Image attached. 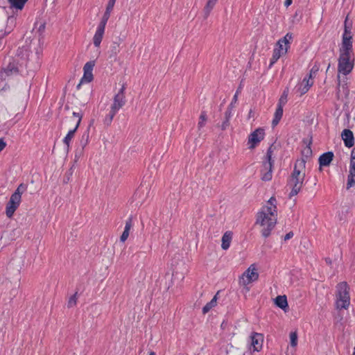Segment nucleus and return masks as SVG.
I'll use <instances>...</instances> for the list:
<instances>
[{
  "instance_id": "f257e3e1",
  "label": "nucleus",
  "mask_w": 355,
  "mask_h": 355,
  "mask_svg": "<svg viewBox=\"0 0 355 355\" xmlns=\"http://www.w3.org/2000/svg\"><path fill=\"white\" fill-rule=\"evenodd\" d=\"M277 200L271 197L257 214L256 224L262 229L261 234L264 238L268 237L275 228L277 221Z\"/></svg>"
},
{
  "instance_id": "f03ea898",
  "label": "nucleus",
  "mask_w": 355,
  "mask_h": 355,
  "mask_svg": "<svg viewBox=\"0 0 355 355\" xmlns=\"http://www.w3.org/2000/svg\"><path fill=\"white\" fill-rule=\"evenodd\" d=\"M293 40V34L288 33L282 39L279 40L273 50L269 67H271L282 56L286 55L290 48V44Z\"/></svg>"
},
{
  "instance_id": "7ed1b4c3",
  "label": "nucleus",
  "mask_w": 355,
  "mask_h": 355,
  "mask_svg": "<svg viewBox=\"0 0 355 355\" xmlns=\"http://www.w3.org/2000/svg\"><path fill=\"white\" fill-rule=\"evenodd\" d=\"M336 308L347 309L350 304L349 287L345 282L337 285Z\"/></svg>"
},
{
  "instance_id": "20e7f679",
  "label": "nucleus",
  "mask_w": 355,
  "mask_h": 355,
  "mask_svg": "<svg viewBox=\"0 0 355 355\" xmlns=\"http://www.w3.org/2000/svg\"><path fill=\"white\" fill-rule=\"evenodd\" d=\"M354 68V59L351 58L350 54L347 53H340V56L338 58V85L340 84V74H343L347 76L349 74Z\"/></svg>"
},
{
  "instance_id": "39448f33",
  "label": "nucleus",
  "mask_w": 355,
  "mask_h": 355,
  "mask_svg": "<svg viewBox=\"0 0 355 355\" xmlns=\"http://www.w3.org/2000/svg\"><path fill=\"white\" fill-rule=\"evenodd\" d=\"M272 146H270L267 150L266 160L263 162V169L261 170V180L269 181L272 179L273 161L272 160Z\"/></svg>"
},
{
  "instance_id": "423d86ee",
  "label": "nucleus",
  "mask_w": 355,
  "mask_h": 355,
  "mask_svg": "<svg viewBox=\"0 0 355 355\" xmlns=\"http://www.w3.org/2000/svg\"><path fill=\"white\" fill-rule=\"evenodd\" d=\"M110 11L105 10L93 37V43L96 47H99L101 43L105 33V26L110 16Z\"/></svg>"
},
{
  "instance_id": "0eeeda50",
  "label": "nucleus",
  "mask_w": 355,
  "mask_h": 355,
  "mask_svg": "<svg viewBox=\"0 0 355 355\" xmlns=\"http://www.w3.org/2000/svg\"><path fill=\"white\" fill-rule=\"evenodd\" d=\"M125 85H123L118 93L114 95L113 103L111 105L110 110L114 112H117L125 103Z\"/></svg>"
},
{
  "instance_id": "6e6552de",
  "label": "nucleus",
  "mask_w": 355,
  "mask_h": 355,
  "mask_svg": "<svg viewBox=\"0 0 355 355\" xmlns=\"http://www.w3.org/2000/svg\"><path fill=\"white\" fill-rule=\"evenodd\" d=\"M259 278V273L254 264H252L242 275L241 282L243 285L245 286L250 283L257 280Z\"/></svg>"
},
{
  "instance_id": "1a4fd4ad",
  "label": "nucleus",
  "mask_w": 355,
  "mask_h": 355,
  "mask_svg": "<svg viewBox=\"0 0 355 355\" xmlns=\"http://www.w3.org/2000/svg\"><path fill=\"white\" fill-rule=\"evenodd\" d=\"M304 181V178H303L289 177L288 180V185L291 188V191L289 193L290 198L298 194L303 186Z\"/></svg>"
},
{
  "instance_id": "9d476101",
  "label": "nucleus",
  "mask_w": 355,
  "mask_h": 355,
  "mask_svg": "<svg viewBox=\"0 0 355 355\" xmlns=\"http://www.w3.org/2000/svg\"><path fill=\"white\" fill-rule=\"evenodd\" d=\"M264 135V130L261 128H259L252 132L248 137V143L250 145L249 148H254L263 139Z\"/></svg>"
},
{
  "instance_id": "9b49d317",
  "label": "nucleus",
  "mask_w": 355,
  "mask_h": 355,
  "mask_svg": "<svg viewBox=\"0 0 355 355\" xmlns=\"http://www.w3.org/2000/svg\"><path fill=\"white\" fill-rule=\"evenodd\" d=\"M317 70L313 71L312 69L310 71L309 74L306 76L302 81L299 84L297 91L300 92V96L306 94L310 87L313 85V78L312 73H315Z\"/></svg>"
},
{
  "instance_id": "f8f14e48",
  "label": "nucleus",
  "mask_w": 355,
  "mask_h": 355,
  "mask_svg": "<svg viewBox=\"0 0 355 355\" xmlns=\"http://www.w3.org/2000/svg\"><path fill=\"white\" fill-rule=\"evenodd\" d=\"M73 116L76 119V125L73 129L70 130L68 132L67 135L63 139V143L67 146V148H69L71 141V139L74 137L75 132H76L78 127L79 126L80 123L82 119V114L80 112H73Z\"/></svg>"
},
{
  "instance_id": "ddd939ff",
  "label": "nucleus",
  "mask_w": 355,
  "mask_h": 355,
  "mask_svg": "<svg viewBox=\"0 0 355 355\" xmlns=\"http://www.w3.org/2000/svg\"><path fill=\"white\" fill-rule=\"evenodd\" d=\"M306 161L304 158L297 159L294 164V168L291 177H300L305 178V168Z\"/></svg>"
},
{
  "instance_id": "4468645a",
  "label": "nucleus",
  "mask_w": 355,
  "mask_h": 355,
  "mask_svg": "<svg viewBox=\"0 0 355 355\" xmlns=\"http://www.w3.org/2000/svg\"><path fill=\"white\" fill-rule=\"evenodd\" d=\"M21 199L17 198V196H12L10 198L6 207V214L8 218H11L14 215L15 211L19 207Z\"/></svg>"
},
{
  "instance_id": "2eb2a0df",
  "label": "nucleus",
  "mask_w": 355,
  "mask_h": 355,
  "mask_svg": "<svg viewBox=\"0 0 355 355\" xmlns=\"http://www.w3.org/2000/svg\"><path fill=\"white\" fill-rule=\"evenodd\" d=\"M19 72L17 64L15 62H9V64L0 71V78L5 80L7 77L17 74Z\"/></svg>"
},
{
  "instance_id": "dca6fc26",
  "label": "nucleus",
  "mask_w": 355,
  "mask_h": 355,
  "mask_svg": "<svg viewBox=\"0 0 355 355\" xmlns=\"http://www.w3.org/2000/svg\"><path fill=\"white\" fill-rule=\"evenodd\" d=\"M341 137L346 147L351 148L354 145V134L350 130H343L341 133Z\"/></svg>"
},
{
  "instance_id": "f3484780",
  "label": "nucleus",
  "mask_w": 355,
  "mask_h": 355,
  "mask_svg": "<svg viewBox=\"0 0 355 355\" xmlns=\"http://www.w3.org/2000/svg\"><path fill=\"white\" fill-rule=\"evenodd\" d=\"M252 345L254 351L259 352L262 348L263 337V335L258 333H254L251 336Z\"/></svg>"
},
{
  "instance_id": "a211bd4d",
  "label": "nucleus",
  "mask_w": 355,
  "mask_h": 355,
  "mask_svg": "<svg viewBox=\"0 0 355 355\" xmlns=\"http://www.w3.org/2000/svg\"><path fill=\"white\" fill-rule=\"evenodd\" d=\"M352 36L351 33H349V37H343L342 48L340 49V53L350 54L352 49Z\"/></svg>"
},
{
  "instance_id": "6ab92c4d",
  "label": "nucleus",
  "mask_w": 355,
  "mask_h": 355,
  "mask_svg": "<svg viewBox=\"0 0 355 355\" xmlns=\"http://www.w3.org/2000/svg\"><path fill=\"white\" fill-rule=\"evenodd\" d=\"M334 153L331 151L327 152L321 155L319 157L320 166H329L334 158Z\"/></svg>"
},
{
  "instance_id": "aec40b11",
  "label": "nucleus",
  "mask_w": 355,
  "mask_h": 355,
  "mask_svg": "<svg viewBox=\"0 0 355 355\" xmlns=\"http://www.w3.org/2000/svg\"><path fill=\"white\" fill-rule=\"evenodd\" d=\"M218 0H207L206 4L203 8L204 18L207 19L212 10L216 6Z\"/></svg>"
},
{
  "instance_id": "412c9836",
  "label": "nucleus",
  "mask_w": 355,
  "mask_h": 355,
  "mask_svg": "<svg viewBox=\"0 0 355 355\" xmlns=\"http://www.w3.org/2000/svg\"><path fill=\"white\" fill-rule=\"evenodd\" d=\"M355 184V162H350L349 174L347 178V188H350Z\"/></svg>"
},
{
  "instance_id": "4be33fe9",
  "label": "nucleus",
  "mask_w": 355,
  "mask_h": 355,
  "mask_svg": "<svg viewBox=\"0 0 355 355\" xmlns=\"http://www.w3.org/2000/svg\"><path fill=\"white\" fill-rule=\"evenodd\" d=\"M132 227V218L130 217L128 219V220L125 222V226L123 232L122 233L120 241L121 242H125L129 236V232L130 229Z\"/></svg>"
},
{
  "instance_id": "5701e85b",
  "label": "nucleus",
  "mask_w": 355,
  "mask_h": 355,
  "mask_svg": "<svg viewBox=\"0 0 355 355\" xmlns=\"http://www.w3.org/2000/svg\"><path fill=\"white\" fill-rule=\"evenodd\" d=\"M275 304L284 311H286L288 306L286 295H278L275 299Z\"/></svg>"
},
{
  "instance_id": "b1692460",
  "label": "nucleus",
  "mask_w": 355,
  "mask_h": 355,
  "mask_svg": "<svg viewBox=\"0 0 355 355\" xmlns=\"http://www.w3.org/2000/svg\"><path fill=\"white\" fill-rule=\"evenodd\" d=\"M232 239V232H226L222 237L221 247L223 250H227L230 248V243Z\"/></svg>"
},
{
  "instance_id": "393cba45",
  "label": "nucleus",
  "mask_w": 355,
  "mask_h": 355,
  "mask_svg": "<svg viewBox=\"0 0 355 355\" xmlns=\"http://www.w3.org/2000/svg\"><path fill=\"white\" fill-rule=\"evenodd\" d=\"M283 115V107L282 105H278L276 111L275 112L274 119L272 121V125L273 127L276 126L279 122L280 121Z\"/></svg>"
},
{
  "instance_id": "a878e982",
  "label": "nucleus",
  "mask_w": 355,
  "mask_h": 355,
  "mask_svg": "<svg viewBox=\"0 0 355 355\" xmlns=\"http://www.w3.org/2000/svg\"><path fill=\"white\" fill-rule=\"evenodd\" d=\"M84 75L81 78L79 84L77 85V89H80L82 84H86L89 83V62H86L84 65Z\"/></svg>"
},
{
  "instance_id": "bb28decb",
  "label": "nucleus",
  "mask_w": 355,
  "mask_h": 355,
  "mask_svg": "<svg viewBox=\"0 0 355 355\" xmlns=\"http://www.w3.org/2000/svg\"><path fill=\"white\" fill-rule=\"evenodd\" d=\"M28 0H8L10 7L17 10H22Z\"/></svg>"
},
{
  "instance_id": "cd10ccee",
  "label": "nucleus",
  "mask_w": 355,
  "mask_h": 355,
  "mask_svg": "<svg viewBox=\"0 0 355 355\" xmlns=\"http://www.w3.org/2000/svg\"><path fill=\"white\" fill-rule=\"evenodd\" d=\"M216 301H217V297H216V295H215L213 297V299L209 302L207 303L206 305L202 308V313H203V314H206L213 307L216 306Z\"/></svg>"
},
{
  "instance_id": "c85d7f7f",
  "label": "nucleus",
  "mask_w": 355,
  "mask_h": 355,
  "mask_svg": "<svg viewBox=\"0 0 355 355\" xmlns=\"http://www.w3.org/2000/svg\"><path fill=\"white\" fill-rule=\"evenodd\" d=\"M79 295L78 292H76L73 295L69 297L67 301V307L72 308L75 306L77 304V300L78 299Z\"/></svg>"
},
{
  "instance_id": "c756f323",
  "label": "nucleus",
  "mask_w": 355,
  "mask_h": 355,
  "mask_svg": "<svg viewBox=\"0 0 355 355\" xmlns=\"http://www.w3.org/2000/svg\"><path fill=\"white\" fill-rule=\"evenodd\" d=\"M311 144V141H309V144L302 151V158H304L306 160L307 158L311 157V155H312V150L310 146Z\"/></svg>"
},
{
  "instance_id": "7c9ffc66",
  "label": "nucleus",
  "mask_w": 355,
  "mask_h": 355,
  "mask_svg": "<svg viewBox=\"0 0 355 355\" xmlns=\"http://www.w3.org/2000/svg\"><path fill=\"white\" fill-rule=\"evenodd\" d=\"M116 114V112H114L110 110L109 113L107 114V116L104 119V121H103L104 124L107 126H109L111 124V123L113 120V118Z\"/></svg>"
},
{
  "instance_id": "2f4dec72",
  "label": "nucleus",
  "mask_w": 355,
  "mask_h": 355,
  "mask_svg": "<svg viewBox=\"0 0 355 355\" xmlns=\"http://www.w3.org/2000/svg\"><path fill=\"white\" fill-rule=\"evenodd\" d=\"M290 344L293 347H295L297 345V331H293L290 333Z\"/></svg>"
},
{
  "instance_id": "473e14b6",
  "label": "nucleus",
  "mask_w": 355,
  "mask_h": 355,
  "mask_svg": "<svg viewBox=\"0 0 355 355\" xmlns=\"http://www.w3.org/2000/svg\"><path fill=\"white\" fill-rule=\"evenodd\" d=\"M26 189L25 186L23 184H21L18 186L15 192L12 194V196H17V198L21 199V194L23 191Z\"/></svg>"
},
{
  "instance_id": "72a5a7b5",
  "label": "nucleus",
  "mask_w": 355,
  "mask_h": 355,
  "mask_svg": "<svg viewBox=\"0 0 355 355\" xmlns=\"http://www.w3.org/2000/svg\"><path fill=\"white\" fill-rule=\"evenodd\" d=\"M207 115L205 114V112H202L201 114H200V118H199V122H198V128L200 129L202 128V127L205 126V123H206V121H207Z\"/></svg>"
},
{
  "instance_id": "f704fd0d",
  "label": "nucleus",
  "mask_w": 355,
  "mask_h": 355,
  "mask_svg": "<svg viewBox=\"0 0 355 355\" xmlns=\"http://www.w3.org/2000/svg\"><path fill=\"white\" fill-rule=\"evenodd\" d=\"M35 26L37 27V31L40 33V34L42 35L46 28L45 23L44 21L37 22L35 23Z\"/></svg>"
},
{
  "instance_id": "c9c22d12",
  "label": "nucleus",
  "mask_w": 355,
  "mask_h": 355,
  "mask_svg": "<svg viewBox=\"0 0 355 355\" xmlns=\"http://www.w3.org/2000/svg\"><path fill=\"white\" fill-rule=\"evenodd\" d=\"M234 108L233 103H230L227 109V110L225 112V119H230L232 116V110Z\"/></svg>"
},
{
  "instance_id": "e433bc0d",
  "label": "nucleus",
  "mask_w": 355,
  "mask_h": 355,
  "mask_svg": "<svg viewBox=\"0 0 355 355\" xmlns=\"http://www.w3.org/2000/svg\"><path fill=\"white\" fill-rule=\"evenodd\" d=\"M287 94L284 92L279 100L278 105H284L286 103Z\"/></svg>"
},
{
  "instance_id": "4c0bfd02",
  "label": "nucleus",
  "mask_w": 355,
  "mask_h": 355,
  "mask_svg": "<svg viewBox=\"0 0 355 355\" xmlns=\"http://www.w3.org/2000/svg\"><path fill=\"white\" fill-rule=\"evenodd\" d=\"M347 17L346 18V19L345 21V31H344L343 37H348L349 33H351V31H350V27L347 26Z\"/></svg>"
},
{
  "instance_id": "58836bf2",
  "label": "nucleus",
  "mask_w": 355,
  "mask_h": 355,
  "mask_svg": "<svg viewBox=\"0 0 355 355\" xmlns=\"http://www.w3.org/2000/svg\"><path fill=\"white\" fill-rule=\"evenodd\" d=\"M116 0H109L107 5L106 10L112 11L115 4Z\"/></svg>"
},
{
  "instance_id": "ea45409f",
  "label": "nucleus",
  "mask_w": 355,
  "mask_h": 355,
  "mask_svg": "<svg viewBox=\"0 0 355 355\" xmlns=\"http://www.w3.org/2000/svg\"><path fill=\"white\" fill-rule=\"evenodd\" d=\"M230 125V120L225 119L224 121L223 122L220 128L222 130H226V128Z\"/></svg>"
},
{
  "instance_id": "a19ab883",
  "label": "nucleus",
  "mask_w": 355,
  "mask_h": 355,
  "mask_svg": "<svg viewBox=\"0 0 355 355\" xmlns=\"http://www.w3.org/2000/svg\"><path fill=\"white\" fill-rule=\"evenodd\" d=\"M294 234L292 231L289 232L288 233H287L285 236H284V240L286 241H288L289 239H291V238H293Z\"/></svg>"
},
{
  "instance_id": "79ce46f5",
  "label": "nucleus",
  "mask_w": 355,
  "mask_h": 355,
  "mask_svg": "<svg viewBox=\"0 0 355 355\" xmlns=\"http://www.w3.org/2000/svg\"><path fill=\"white\" fill-rule=\"evenodd\" d=\"M6 146V143L3 138H0V152L2 151Z\"/></svg>"
},
{
  "instance_id": "37998d69",
  "label": "nucleus",
  "mask_w": 355,
  "mask_h": 355,
  "mask_svg": "<svg viewBox=\"0 0 355 355\" xmlns=\"http://www.w3.org/2000/svg\"><path fill=\"white\" fill-rule=\"evenodd\" d=\"M95 65V61L93 60V61H90V71L92 70V69L93 68V67ZM93 80V74L92 73V72L90 71V82Z\"/></svg>"
},
{
  "instance_id": "c03bdc74",
  "label": "nucleus",
  "mask_w": 355,
  "mask_h": 355,
  "mask_svg": "<svg viewBox=\"0 0 355 355\" xmlns=\"http://www.w3.org/2000/svg\"><path fill=\"white\" fill-rule=\"evenodd\" d=\"M237 100H238V92H236V94H234L231 103H233V105L234 106V105L236 103Z\"/></svg>"
},
{
  "instance_id": "a18cd8bd",
  "label": "nucleus",
  "mask_w": 355,
  "mask_h": 355,
  "mask_svg": "<svg viewBox=\"0 0 355 355\" xmlns=\"http://www.w3.org/2000/svg\"><path fill=\"white\" fill-rule=\"evenodd\" d=\"M355 162V147L352 149L351 153V160L350 162Z\"/></svg>"
},
{
  "instance_id": "49530a36",
  "label": "nucleus",
  "mask_w": 355,
  "mask_h": 355,
  "mask_svg": "<svg viewBox=\"0 0 355 355\" xmlns=\"http://www.w3.org/2000/svg\"><path fill=\"white\" fill-rule=\"evenodd\" d=\"M254 116V112L252 110H250L248 113V119L253 118Z\"/></svg>"
},
{
  "instance_id": "de8ad7c7",
  "label": "nucleus",
  "mask_w": 355,
  "mask_h": 355,
  "mask_svg": "<svg viewBox=\"0 0 355 355\" xmlns=\"http://www.w3.org/2000/svg\"><path fill=\"white\" fill-rule=\"evenodd\" d=\"M292 1V0H286L284 2L285 6L288 7L290 5H291Z\"/></svg>"
},
{
  "instance_id": "09e8293b",
  "label": "nucleus",
  "mask_w": 355,
  "mask_h": 355,
  "mask_svg": "<svg viewBox=\"0 0 355 355\" xmlns=\"http://www.w3.org/2000/svg\"><path fill=\"white\" fill-rule=\"evenodd\" d=\"M149 355H156V354H155V352H150L149 353Z\"/></svg>"
},
{
  "instance_id": "8fccbe9b",
  "label": "nucleus",
  "mask_w": 355,
  "mask_h": 355,
  "mask_svg": "<svg viewBox=\"0 0 355 355\" xmlns=\"http://www.w3.org/2000/svg\"><path fill=\"white\" fill-rule=\"evenodd\" d=\"M330 64L328 65L327 70L329 69Z\"/></svg>"
}]
</instances>
